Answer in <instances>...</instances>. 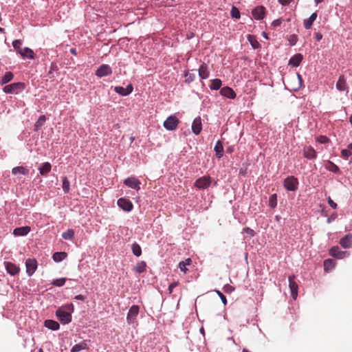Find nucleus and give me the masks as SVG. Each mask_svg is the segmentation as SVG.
I'll use <instances>...</instances> for the list:
<instances>
[{
  "mask_svg": "<svg viewBox=\"0 0 352 352\" xmlns=\"http://www.w3.org/2000/svg\"><path fill=\"white\" fill-rule=\"evenodd\" d=\"M74 311L72 304L66 305L58 308L56 315L63 324H68L72 321V313Z\"/></svg>",
  "mask_w": 352,
  "mask_h": 352,
  "instance_id": "obj_1",
  "label": "nucleus"
},
{
  "mask_svg": "<svg viewBox=\"0 0 352 352\" xmlns=\"http://www.w3.org/2000/svg\"><path fill=\"white\" fill-rule=\"evenodd\" d=\"M140 307L138 305H133L129 309L127 316H126V321L129 324L137 325V317L139 314Z\"/></svg>",
  "mask_w": 352,
  "mask_h": 352,
  "instance_id": "obj_2",
  "label": "nucleus"
},
{
  "mask_svg": "<svg viewBox=\"0 0 352 352\" xmlns=\"http://www.w3.org/2000/svg\"><path fill=\"white\" fill-rule=\"evenodd\" d=\"M179 122V121L176 116H170L164 122L163 125L166 129L168 131H173L177 128Z\"/></svg>",
  "mask_w": 352,
  "mask_h": 352,
  "instance_id": "obj_3",
  "label": "nucleus"
},
{
  "mask_svg": "<svg viewBox=\"0 0 352 352\" xmlns=\"http://www.w3.org/2000/svg\"><path fill=\"white\" fill-rule=\"evenodd\" d=\"M298 186V179L294 176L287 177L284 180V187L289 191H295Z\"/></svg>",
  "mask_w": 352,
  "mask_h": 352,
  "instance_id": "obj_4",
  "label": "nucleus"
},
{
  "mask_svg": "<svg viewBox=\"0 0 352 352\" xmlns=\"http://www.w3.org/2000/svg\"><path fill=\"white\" fill-rule=\"evenodd\" d=\"M24 84L22 82H14L8 85L3 87L4 92L7 94H18L19 91L23 90Z\"/></svg>",
  "mask_w": 352,
  "mask_h": 352,
  "instance_id": "obj_5",
  "label": "nucleus"
},
{
  "mask_svg": "<svg viewBox=\"0 0 352 352\" xmlns=\"http://www.w3.org/2000/svg\"><path fill=\"white\" fill-rule=\"evenodd\" d=\"M211 184V178L210 176H204L197 179L194 184V186L198 189L208 188Z\"/></svg>",
  "mask_w": 352,
  "mask_h": 352,
  "instance_id": "obj_6",
  "label": "nucleus"
},
{
  "mask_svg": "<svg viewBox=\"0 0 352 352\" xmlns=\"http://www.w3.org/2000/svg\"><path fill=\"white\" fill-rule=\"evenodd\" d=\"M111 73H112V69H111V67L109 65L103 64L98 68V69L96 71L95 74L98 77L102 78L104 76H109V75L111 74Z\"/></svg>",
  "mask_w": 352,
  "mask_h": 352,
  "instance_id": "obj_7",
  "label": "nucleus"
},
{
  "mask_svg": "<svg viewBox=\"0 0 352 352\" xmlns=\"http://www.w3.org/2000/svg\"><path fill=\"white\" fill-rule=\"evenodd\" d=\"M118 205L126 212L131 211L133 208L132 202L129 199L123 197L118 200Z\"/></svg>",
  "mask_w": 352,
  "mask_h": 352,
  "instance_id": "obj_8",
  "label": "nucleus"
},
{
  "mask_svg": "<svg viewBox=\"0 0 352 352\" xmlns=\"http://www.w3.org/2000/svg\"><path fill=\"white\" fill-rule=\"evenodd\" d=\"M329 254L336 258L342 259L346 256V255H349L346 251H342L340 250L338 246H333L329 250Z\"/></svg>",
  "mask_w": 352,
  "mask_h": 352,
  "instance_id": "obj_9",
  "label": "nucleus"
},
{
  "mask_svg": "<svg viewBox=\"0 0 352 352\" xmlns=\"http://www.w3.org/2000/svg\"><path fill=\"white\" fill-rule=\"evenodd\" d=\"M295 276H289V287L291 292V295L294 299H296L298 296V285L294 280Z\"/></svg>",
  "mask_w": 352,
  "mask_h": 352,
  "instance_id": "obj_10",
  "label": "nucleus"
},
{
  "mask_svg": "<svg viewBox=\"0 0 352 352\" xmlns=\"http://www.w3.org/2000/svg\"><path fill=\"white\" fill-rule=\"evenodd\" d=\"M26 272L32 276L37 268V262L35 259L28 258L25 261Z\"/></svg>",
  "mask_w": 352,
  "mask_h": 352,
  "instance_id": "obj_11",
  "label": "nucleus"
},
{
  "mask_svg": "<svg viewBox=\"0 0 352 352\" xmlns=\"http://www.w3.org/2000/svg\"><path fill=\"white\" fill-rule=\"evenodd\" d=\"M253 17L256 20H261L264 18L265 14V7L260 6L254 8L252 11Z\"/></svg>",
  "mask_w": 352,
  "mask_h": 352,
  "instance_id": "obj_12",
  "label": "nucleus"
},
{
  "mask_svg": "<svg viewBox=\"0 0 352 352\" xmlns=\"http://www.w3.org/2000/svg\"><path fill=\"white\" fill-rule=\"evenodd\" d=\"M133 87L131 84L128 85L126 88H124L121 86H116L114 87V91L123 96L129 95L133 91Z\"/></svg>",
  "mask_w": 352,
  "mask_h": 352,
  "instance_id": "obj_13",
  "label": "nucleus"
},
{
  "mask_svg": "<svg viewBox=\"0 0 352 352\" xmlns=\"http://www.w3.org/2000/svg\"><path fill=\"white\" fill-rule=\"evenodd\" d=\"M124 184L129 188L138 190L140 188V182L135 177H128L124 182Z\"/></svg>",
  "mask_w": 352,
  "mask_h": 352,
  "instance_id": "obj_14",
  "label": "nucleus"
},
{
  "mask_svg": "<svg viewBox=\"0 0 352 352\" xmlns=\"http://www.w3.org/2000/svg\"><path fill=\"white\" fill-rule=\"evenodd\" d=\"M303 156L309 160H314L317 157V153L311 146H305L303 148Z\"/></svg>",
  "mask_w": 352,
  "mask_h": 352,
  "instance_id": "obj_15",
  "label": "nucleus"
},
{
  "mask_svg": "<svg viewBox=\"0 0 352 352\" xmlns=\"http://www.w3.org/2000/svg\"><path fill=\"white\" fill-rule=\"evenodd\" d=\"M4 264L7 272L12 276L17 274L20 271V268L13 263L5 262Z\"/></svg>",
  "mask_w": 352,
  "mask_h": 352,
  "instance_id": "obj_16",
  "label": "nucleus"
},
{
  "mask_svg": "<svg viewBox=\"0 0 352 352\" xmlns=\"http://www.w3.org/2000/svg\"><path fill=\"white\" fill-rule=\"evenodd\" d=\"M336 89L340 91H349V87L346 84V79L343 75H341L336 83Z\"/></svg>",
  "mask_w": 352,
  "mask_h": 352,
  "instance_id": "obj_17",
  "label": "nucleus"
},
{
  "mask_svg": "<svg viewBox=\"0 0 352 352\" xmlns=\"http://www.w3.org/2000/svg\"><path fill=\"white\" fill-rule=\"evenodd\" d=\"M340 245L344 249L352 248V234H348L340 240Z\"/></svg>",
  "mask_w": 352,
  "mask_h": 352,
  "instance_id": "obj_18",
  "label": "nucleus"
},
{
  "mask_svg": "<svg viewBox=\"0 0 352 352\" xmlns=\"http://www.w3.org/2000/svg\"><path fill=\"white\" fill-rule=\"evenodd\" d=\"M202 129L201 120L200 117L195 118L192 124V130L195 135H199Z\"/></svg>",
  "mask_w": 352,
  "mask_h": 352,
  "instance_id": "obj_19",
  "label": "nucleus"
},
{
  "mask_svg": "<svg viewBox=\"0 0 352 352\" xmlns=\"http://www.w3.org/2000/svg\"><path fill=\"white\" fill-rule=\"evenodd\" d=\"M220 94L228 98L234 99L236 98V94L234 90L229 87H224L220 90Z\"/></svg>",
  "mask_w": 352,
  "mask_h": 352,
  "instance_id": "obj_20",
  "label": "nucleus"
},
{
  "mask_svg": "<svg viewBox=\"0 0 352 352\" xmlns=\"http://www.w3.org/2000/svg\"><path fill=\"white\" fill-rule=\"evenodd\" d=\"M30 231V227L29 226H23L16 228L13 230V234L17 236H25Z\"/></svg>",
  "mask_w": 352,
  "mask_h": 352,
  "instance_id": "obj_21",
  "label": "nucleus"
},
{
  "mask_svg": "<svg viewBox=\"0 0 352 352\" xmlns=\"http://www.w3.org/2000/svg\"><path fill=\"white\" fill-rule=\"evenodd\" d=\"M210 72L208 71V65L206 63H202L199 68V76L202 79H206L209 77Z\"/></svg>",
  "mask_w": 352,
  "mask_h": 352,
  "instance_id": "obj_22",
  "label": "nucleus"
},
{
  "mask_svg": "<svg viewBox=\"0 0 352 352\" xmlns=\"http://www.w3.org/2000/svg\"><path fill=\"white\" fill-rule=\"evenodd\" d=\"M52 166L49 162L43 163L38 168L40 174L42 176H47V174L51 171Z\"/></svg>",
  "mask_w": 352,
  "mask_h": 352,
  "instance_id": "obj_23",
  "label": "nucleus"
},
{
  "mask_svg": "<svg viewBox=\"0 0 352 352\" xmlns=\"http://www.w3.org/2000/svg\"><path fill=\"white\" fill-rule=\"evenodd\" d=\"M317 18V13L314 12L311 14L310 17L307 19H305L303 22L304 27L305 29L309 30L311 28L313 23Z\"/></svg>",
  "mask_w": 352,
  "mask_h": 352,
  "instance_id": "obj_24",
  "label": "nucleus"
},
{
  "mask_svg": "<svg viewBox=\"0 0 352 352\" xmlns=\"http://www.w3.org/2000/svg\"><path fill=\"white\" fill-rule=\"evenodd\" d=\"M192 264V259L190 258H188L184 261H182L179 263L178 267L179 270L186 274L188 272L187 266H189Z\"/></svg>",
  "mask_w": 352,
  "mask_h": 352,
  "instance_id": "obj_25",
  "label": "nucleus"
},
{
  "mask_svg": "<svg viewBox=\"0 0 352 352\" xmlns=\"http://www.w3.org/2000/svg\"><path fill=\"white\" fill-rule=\"evenodd\" d=\"M214 150L216 153V157L220 159L223 154V146L222 142L220 140H218L214 146Z\"/></svg>",
  "mask_w": 352,
  "mask_h": 352,
  "instance_id": "obj_26",
  "label": "nucleus"
},
{
  "mask_svg": "<svg viewBox=\"0 0 352 352\" xmlns=\"http://www.w3.org/2000/svg\"><path fill=\"white\" fill-rule=\"evenodd\" d=\"M19 54L23 58L28 57L29 58H34V52L28 47H25L23 49H19Z\"/></svg>",
  "mask_w": 352,
  "mask_h": 352,
  "instance_id": "obj_27",
  "label": "nucleus"
},
{
  "mask_svg": "<svg viewBox=\"0 0 352 352\" xmlns=\"http://www.w3.org/2000/svg\"><path fill=\"white\" fill-rule=\"evenodd\" d=\"M12 173L14 175H27L29 173V170L23 166H16L12 168Z\"/></svg>",
  "mask_w": 352,
  "mask_h": 352,
  "instance_id": "obj_28",
  "label": "nucleus"
},
{
  "mask_svg": "<svg viewBox=\"0 0 352 352\" xmlns=\"http://www.w3.org/2000/svg\"><path fill=\"white\" fill-rule=\"evenodd\" d=\"M302 60V56L300 54H296L292 57L289 61V64L298 67Z\"/></svg>",
  "mask_w": 352,
  "mask_h": 352,
  "instance_id": "obj_29",
  "label": "nucleus"
},
{
  "mask_svg": "<svg viewBox=\"0 0 352 352\" xmlns=\"http://www.w3.org/2000/svg\"><path fill=\"white\" fill-rule=\"evenodd\" d=\"M45 326L52 330H58L60 327L58 322L52 320H47L45 322Z\"/></svg>",
  "mask_w": 352,
  "mask_h": 352,
  "instance_id": "obj_30",
  "label": "nucleus"
},
{
  "mask_svg": "<svg viewBox=\"0 0 352 352\" xmlns=\"http://www.w3.org/2000/svg\"><path fill=\"white\" fill-rule=\"evenodd\" d=\"M67 256V254L65 252H56L53 254L52 258L55 262H60L64 260Z\"/></svg>",
  "mask_w": 352,
  "mask_h": 352,
  "instance_id": "obj_31",
  "label": "nucleus"
},
{
  "mask_svg": "<svg viewBox=\"0 0 352 352\" xmlns=\"http://www.w3.org/2000/svg\"><path fill=\"white\" fill-rule=\"evenodd\" d=\"M87 347V344L85 342H81L80 343L75 344L71 349V352H79L82 349H85Z\"/></svg>",
  "mask_w": 352,
  "mask_h": 352,
  "instance_id": "obj_32",
  "label": "nucleus"
},
{
  "mask_svg": "<svg viewBox=\"0 0 352 352\" xmlns=\"http://www.w3.org/2000/svg\"><path fill=\"white\" fill-rule=\"evenodd\" d=\"M221 86V80L216 78L213 79L210 82V88L212 90H218Z\"/></svg>",
  "mask_w": 352,
  "mask_h": 352,
  "instance_id": "obj_33",
  "label": "nucleus"
},
{
  "mask_svg": "<svg viewBox=\"0 0 352 352\" xmlns=\"http://www.w3.org/2000/svg\"><path fill=\"white\" fill-rule=\"evenodd\" d=\"M146 264L144 261L138 262L135 267V271L139 274L144 272L146 270Z\"/></svg>",
  "mask_w": 352,
  "mask_h": 352,
  "instance_id": "obj_34",
  "label": "nucleus"
},
{
  "mask_svg": "<svg viewBox=\"0 0 352 352\" xmlns=\"http://www.w3.org/2000/svg\"><path fill=\"white\" fill-rule=\"evenodd\" d=\"M131 250L134 255L140 256L142 254V249L140 245L137 243H134L131 245Z\"/></svg>",
  "mask_w": 352,
  "mask_h": 352,
  "instance_id": "obj_35",
  "label": "nucleus"
},
{
  "mask_svg": "<svg viewBox=\"0 0 352 352\" xmlns=\"http://www.w3.org/2000/svg\"><path fill=\"white\" fill-rule=\"evenodd\" d=\"M13 78V74L11 72H7L2 76L1 82L2 84H6L10 81H11Z\"/></svg>",
  "mask_w": 352,
  "mask_h": 352,
  "instance_id": "obj_36",
  "label": "nucleus"
},
{
  "mask_svg": "<svg viewBox=\"0 0 352 352\" xmlns=\"http://www.w3.org/2000/svg\"><path fill=\"white\" fill-rule=\"evenodd\" d=\"M45 121H46L45 116H41L34 124V130L38 131L44 124Z\"/></svg>",
  "mask_w": 352,
  "mask_h": 352,
  "instance_id": "obj_37",
  "label": "nucleus"
},
{
  "mask_svg": "<svg viewBox=\"0 0 352 352\" xmlns=\"http://www.w3.org/2000/svg\"><path fill=\"white\" fill-rule=\"evenodd\" d=\"M277 206V195L272 194L269 198V206L274 209Z\"/></svg>",
  "mask_w": 352,
  "mask_h": 352,
  "instance_id": "obj_38",
  "label": "nucleus"
},
{
  "mask_svg": "<svg viewBox=\"0 0 352 352\" xmlns=\"http://www.w3.org/2000/svg\"><path fill=\"white\" fill-rule=\"evenodd\" d=\"M74 236V231L72 229H68L62 234V237L65 240H72Z\"/></svg>",
  "mask_w": 352,
  "mask_h": 352,
  "instance_id": "obj_39",
  "label": "nucleus"
},
{
  "mask_svg": "<svg viewBox=\"0 0 352 352\" xmlns=\"http://www.w3.org/2000/svg\"><path fill=\"white\" fill-rule=\"evenodd\" d=\"M63 190L65 193H68L70 190V182L67 179V177L63 178Z\"/></svg>",
  "mask_w": 352,
  "mask_h": 352,
  "instance_id": "obj_40",
  "label": "nucleus"
},
{
  "mask_svg": "<svg viewBox=\"0 0 352 352\" xmlns=\"http://www.w3.org/2000/svg\"><path fill=\"white\" fill-rule=\"evenodd\" d=\"M334 267V262L331 259H327L324 261V270L327 271Z\"/></svg>",
  "mask_w": 352,
  "mask_h": 352,
  "instance_id": "obj_41",
  "label": "nucleus"
},
{
  "mask_svg": "<svg viewBox=\"0 0 352 352\" xmlns=\"http://www.w3.org/2000/svg\"><path fill=\"white\" fill-rule=\"evenodd\" d=\"M230 14L232 18L239 19L240 18V12L237 8L233 6L231 9Z\"/></svg>",
  "mask_w": 352,
  "mask_h": 352,
  "instance_id": "obj_42",
  "label": "nucleus"
},
{
  "mask_svg": "<svg viewBox=\"0 0 352 352\" xmlns=\"http://www.w3.org/2000/svg\"><path fill=\"white\" fill-rule=\"evenodd\" d=\"M65 281H66V278H58V279L54 280L52 282V284L56 287H61L65 285Z\"/></svg>",
  "mask_w": 352,
  "mask_h": 352,
  "instance_id": "obj_43",
  "label": "nucleus"
},
{
  "mask_svg": "<svg viewBox=\"0 0 352 352\" xmlns=\"http://www.w3.org/2000/svg\"><path fill=\"white\" fill-rule=\"evenodd\" d=\"M22 45V42L21 40H15L12 42L13 47L16 50L17 52L19 54V49H22L21 47Z\"/></svg>",
  "mask_w": 352,
  "mask_h": 352,
  "instance_id": "obj_44",
  "label": "nucleus"
},
{
  "mask_svg": "<svg viewBox=\"0 0 352 352\" xmlns=\"http://www.w3.org/2000/svg\"><path fill=\"white\" fill-rule=\"evenodd\" d=\"M248 40L250 42L253 48L256 49L258 47L259 43L255 39L253 40V38L251 35L248 36Z\"/></svg>",
  "mask_w": 352,
  "mask_h": 352,
  "instance_id": "obj_45",
  "label": "nucleus"
},
{
  "mask_svg": "<svg viewBox=\"0 0 352 352\" xmlns=\"http://www.w3.org/2000/svg\"><path fill=\"white\" fill-rule=\"evenodd\" d=\"M329 164L331 167H329V170L333 172V173H338L339 172V168L338 166L334 164L333 162H329Z\"/></svg>",
  "mask_w": 352,
  "mask_h": 352,
  "instance_id": "obj_46",
  "label": "nucleus"
},
{
  "mask_svg": "<svg viewBox=\"0 0 352 352\" xmlns=\"http://www.w3.org/2000/svg\"><path fill=\"white\" fill-rule=\"evenodd\" d=\"M179 282L178 281H175V282H173L171 284H170V285L168 286V293L169 294H171L173 292V290L175 287H176L177 286L179 285Z\"/></svg>",
  "mask_w": 352,
  "mask_h": 352,
  "instance_id": "obj_47",
  "label": "nucleus"
},
{
  "mask_svg": "<svg viewBox=\"0 0 352 352\" xmlns=\"http://www.w3.org/2000/svg\"><path fill=\"white\" fill-rule=\"evenodd\" d=\"M216 292L218 294V296L220 297L222 302L226 305L227 304V299H226V296L221 292H219L218 290H217Z\"/></svg>",
  "mask_w": 352,
  "mask_h": 352,
  "instance_id": "obj_48",
  "label": "nucleus"
},
{
  "mask_svg": "<svg viewBox=\"0 0 352 352\" xmlns=\"http://www.w3.org/2000/svg\"><path fill=\"white\" fill-rule=\"evenodd\" d=\"M318 141L321 143V144H326L327 142H329V140L328 138H327L326 136H323V135H320L318 139Z\"/></svg>",
  "mask_w": 352,
  "mask_h": 352,
  "instance_id": "obj_49",
  "label": "nucleus"
},
{
  "mask_svg": "<svg viewBox=\"0 0 352 352\" xmlns=\"http://www.w3.org/2000/svg\"><path fill=\"white\" fill-rule=\"evenodd\" d=\"M341 154H342V156L345 157V158H348L351 153L350 151V150H347V149H343L342 151H341Z\"/></svg>",
  "mask_w": 352,
  "mask_h": 352,
  "instance_id": "obj_50",
  "label": "nucleus"
},
{
  "mask_svg": "<svg viewBox=\"0 0 352 352\" xmlns=\"http://www.w3.org/2000/svg\"><path fill=\"white\" fill-rule=\"evenodd\" d=\"M57 69H58V67H57L56 64L54 63H52L51 66H50V69L49 71L48 74L51 75L52 74L53 71H56Z\"/></svg>",
  "mask_w": 352,
  "mask_h": 352,
  "instance_id": "obj_51",
  "label": "nucleus"
},
{
  "mask_svg": "<svg viewBox=\"0 0 352 352\" xmlns=\"http://www.w3.org/2000/svg\"><path fill=\"white\" fill-rule=\"evenodd\" d=\"M282 20L280 19H276L272 21V25L274 27H278L281 25Z\"/></svg>",
  "mask_w": 352,
  "mask_h": 352,
  "instance_id": "obj_52",
  "label": "nucleus"
},
{
  "mask_svg": "<svg viewBox=\"0 0 352 352\" xmlns=\"http://www.w3.org/2000/svg\"><path fill=\"white\" fill-rule=\"evenodd\" d=\"M328 203H329V204L330 205V206H331V208H334V209H336V208H337V206H338L337 204H336V203H335V202H334V201L331 199V197H330L328 198Z\"/></svg>",
  "mask_w": 352,
  "mask_h": 352,
  "instance_id": "obj_53",
  "label": "nucleus"
},
{
  "mask_svg": "<svg viewBox=\"0 0 352 352\" xmlns=\"http://www.w3.org/2000/svg\"><path fill=\"white\" fill-rule=\"evenodd\" d=\"M243 230H244V232H245L246 233L249 234L252 236H253L254 235V230L250 229V228H244Z\"/></svg>",
  "mask_w": 352,
  "mask_h": 352,
  "instance_id": "obj_54",
  "label": "nucleus"
},
{
  "mask_svg": "<svg viewBox=\"0 0 352 352\" xmlns=\"http://www.w3.org/2000/svg\"><path fill=\"white\" fill-rule=\"evenodd\" d=\"M296 78H297L298 80L299 81L298 87L296 89H299L301 87L302 82V80L301 76L300 74H297Z\"/></svg>",
  "mask_w": 352,
  "mask_h": 352,
  "instance_id": "obj_55",
  "label": "nucleus"
},
{
  "mask_svg": "<svg viewBox=\"0 0 352 352\" xmlns=\"http://www.w3.org/2000/svg\"><path fill=\"white\" fill-rule=\"evenodd\" d=\"M75 299L83 301V300H85V296L82 295V294H78V295L75 296Z\"/></svg>",
  "mask_w": 352,
  "mask_h": 352,
  "instance_id": "obj_56",
  "label": "nucleus"
},
{
  "mask_svg": "<svg viewBox=\"0 0 352 352\" xmlns=\"http://www.w3.org/2000/svg\"><path fill=\"white\" fill-rule=\"evenodd\" d=\"M290 1L291 0H278V2L283 6L288 5Z\"/></svg>",
  "mask_w": 352,
  "mask_h": 352,
  "instance_id": "obj_57",
  "label": "nucleus"
},
{
  "mask_svg": "<svg viewBox=\"0 0 352 352\" xmlns=\"http://www.w3.org/2000/svg\"><path fill=\"white\" fill-rule=\"evenodd\" d=\"M322 38V35L321 33L320 32H316V39L319 41H320L321 39Z\"/></svg>",
  "mask_w": 352,
  "mask_h": 352,
  "instance_id": "obj_58",
  "label": "nucleus"
},
{
  "mask_svg": "<svg viewBox=\"0 0 352 352\" xmlns=\"http://www.w3.org/2000/svg\"><path fill=\"white\" fill-rule=\"evenodd\" d=\"M227 288H230V290H232V287H231L230 285H226V286L225 287V292H228Z\"/></svg>",
  "mask_w": 352,
  "mask_h": 352,
  "instance_id": "obj_59",
  "label": "nucleus"
},
{
  "mask_svg": "<svg viewBox=\"0 0 352 352\" xmlns=\"http://www.w3.org/2000/svg\"><path fill=\"white\" fill-rule=\"evenodd\" d=\"M186 80L190 82L193 80V78L191 77V76H190Z\"/></svg>",
  "mask_w": 352,
  "mask_h": 352,
  "instance_id": "obj_60",
  "label": "nucleus"
},
{
  "mask_svg": "<svg viewBox=\"0 0 352 352\" xmlns=\"http://www.w3.org/2000/svg\"><path fill=\"white\" fill-rule=\"evenodd\" d=\"M315 3L318 5V3H321L323 0H314Z\"/></svg>",
  "mask_w": 352,
  "mask_h": 352,
  "instance_id": "obj_61",
  "label": "nucleus"
},
{
  "mask_svg": "<svg viewBox=\"0 0 352 352\" xmlns=\"http://www.w3.org/2000/svg\"><path fill=\"white\" fill-rule=\"evenodd\" d=\"M71 52L74 54H76V50L75 49H71Z\"/></svg>",
  "mask_w": 352,
  "mask_h": 352,
  "instance_id": "obj_62",
  "label": "nucleus"
},
{
  "mask_svg": "<svg viewBox=\"0 0 352 352\" xmlns=\"http://www.w3.org/2000/svg\"><path fill=\"white\" fill-rule=\"evenodd\" d=\"M227 151H228V152L231 153V152L232 151V148H227Z\"/></svg>",
  "mask_w": 352,
  "mask_h": 352,
  "instance_id": "obj_63",
  "label": "nucleus"
},
{
  "mask_svg": "<svg viewBox=\"0 0 352 352\" xmlns=\"http://www.w3.org/2000/svg\"><path fill=\"white\" fill-rule=\"evenodd\" d=\"M348 147L349 149L352 150V143H351Z\"/></svg>",
  "mask_w": 352,
  "mask_h": 352,
  "instance_id": "obj_64",
  "label": "nucleus"
}]
</instances>
